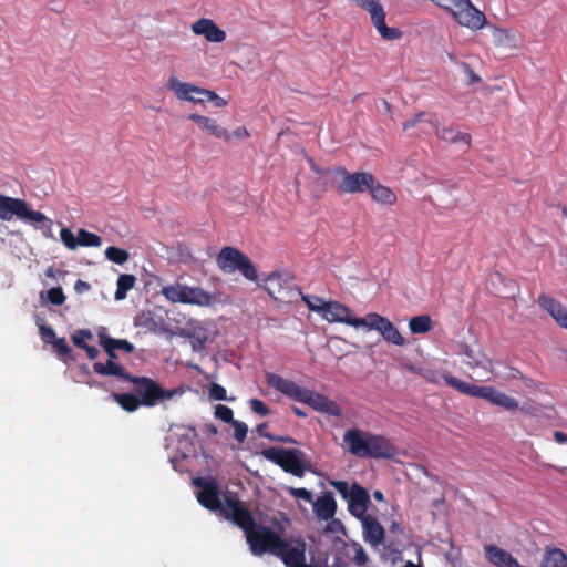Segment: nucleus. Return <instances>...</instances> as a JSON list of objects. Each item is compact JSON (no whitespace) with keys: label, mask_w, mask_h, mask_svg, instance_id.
Segmentation results:
<instances>
[{"label":"nucleus","mask_w":567,"mask_h":567,"mask_svg":"<svg viewBox=\"0 0 567 567\" xmlns=\"http://www.w3.org/2000/svg\"><path fill=\"white\" fill-rule=\"evenodd\" d=\"M410 369L422 375L427 382L439 384L441 380H444V382L449 386L455 389L460 393L473 398L484 399L491 404L501 406L506 411H514L519 408L518 401L516 399L505 394L504 392L496 390L491 385L480 386L475 384H470L450 373H440L436 370L415 369L413 367H411Z\"/></svg>","instance_id":"f257e3e1"},{"label":"nucleus","mask_w":567,"mask_h":567,"mask_svg":"<svg viewBox=\"0 0 567 567\" xmlns=\"http://www.w3.org/2000/svg\"><path fill=\"white\" fill-rule=\"evenodd\" d=\"M266 382L270 388L296 402L309 405L316 412L334 417H340L342 415V409L333 400L321 393L300 386L296 382L285 379L281 375L267 373Z\"/></svg>","instance_id":"f03ea898"},{"label":"nucleus","mask_w":567,"mask_h":567,"mask_svg":"<svg viewBox=\"0 0 567 567\" xmlns=\"http://www.w3.org/2000/svg\"><path fill=\"white\" fill-rule=\"evenodd\" d=\"M13 217L40 231L44 238L55 240L54 221L51 218L33 210L24 199L0 194V219L10 221Z\"/></svg>","instance_id":"7ed1b4c3"},{"label":"nucleus","mask_w":567,"mask_h":567,"mask_svg":"<svg viewBox=\"0 0 567 567\" xmlns=\"http://www.w3.org/2000/svg\"><path fill=\"white\" fill-rule=\"evenodd\" d=\"M245 537L252 555L262 556L264 554H270L281 561L295 546V544L284 539L270 527L261 524H256Z\"/></svg>","instance_id":"20e7f679"},{"label":"nucleus","mask_w":567,"mask_h":567,"mask_svg":"<svg viewBox=\"0 0 567 567\" xmlns=\"http://www.w3.org/2000/svg\"><path fill=\"white\" fill-rule=\"evenodd\" d=\"M257 284L276 301L290 303L301 295V291L296 287L295 277L286 269L274 270L262 282Z\"/></svg>","instance_id":"39448f33"},{"label":"nucleus","mask_w":567,"mask_h":567,"mask_svg":"<svg viewBox=\"0 0 567 567\" xmlns=\"http://www.w3.org/2000/svg\"><path fill=\"white\" fill-rule=\"evenodd\" d=\"M128 382L134 385V392L145 408L163 404L178 394L177 389H164L157 381L148 377L132 375Z\"/></svg>","instance_id":"423d86ee"},{"label":"nucleus","mask_w":567,"mask_h":567,"mask_svg":"<svg viewBox=\"0 0 567 567\" xmlns=\"http://www.w3.org/2000/svg\"><path fill=\"white\" fill-rule=\"evenodd\" d=\"M161 292L168 301L174 303H189L207 307L214 301L213 295L200 287H189L179 282L164 286Z\"/></svg>","instance_id":"0eeeda50"},{"label":"nucleus","mask_w":567,"mask_h":567,"mask_svg":"<svg viewBox=\"0 0 567 567\" xmlns=\"http://www.w3.org/2000/svg\"><path fill=\"white\" fill-rule=\"evenodd\" d=\"M262 455L295 476L302 477L306 472L305 453L300 450L269 447L262 451Z\"/></svg>","instance_id":"6e6552de"},{"label":"nucleus","mask_w":567,"mask_h":567,"mask_svg":"<svg viewBox=\"0 0 567 567\" xmlns=\"http://www.w3.org/2000/svg\"><path fill=\"white\" fill-rule=\"evenodd\" d=\"M358 8L369 13L373 27L385 41H394L402 38L403 33L398 28L385 24V11L379 0H351Z\"/></svg>","instance_id":"1a4fd4ad"},{"label":"nucleus","mask_w":567,"mask_h":567,"mask_svg":"<svg viewBox=\"0 0 567 567\" xmlns=\"http://www.w3.org/2000/svg\"><path fill=\"white\" fill-rule=\"evenodd\" d=\"M334 176L339 178L337 192L339 194H358L369 190L373 186L374 176L368 172L350 173L343 166L333 168Z\"/></svg>","instance_id":"9d476101"},{"label":"nucleus","mask_w":567,"mask_h":567,"mask_svg":"<svg viewBox=\"0 0 567 567\" xmlns=\"http://www.w3.org/2000/svg\"><path fill=\"white\" fill-rule=\"evenodd\" d=\"M60 239L66 248L78 247H100L107 245L106 248H116L103 235L89 231L84 228H79L73 231L71 228L62 227L60 229Z\"/></svg>","instance_id":"9b49d317"},{"label":"nucleus","mask_w":567,"mask_h":567,"mask_svg":"<svg viewBox=\"0 0 567 567\" xmlns=\"http://www.w3.org/2000/svg\"><path fill=\"white\" fill-rule=\"evenodd\" d=\"M221 514L233 524L238 526L245 535L257 524L251 512L238 498L226 495Z\"/></svg>","instance_id":"f8f14e48"},{"label":"nucleus","mask_w":567,"mask_h":567,"mask_svg":"<svg viewBox=\"0 0 567 567\" xmlns=\"http://www.w3.org/2000/svg\"><path fill=\"white\" fill-rule=\"evenodd\" d=\"M364 322L362 328L378 331L386 342L398 347H403L406 343L404 337L388 318L377 312H370L364 317Z\"/></svg>","instance_id":"ddd939ff"},{"label":"nucleus","mask_w":567,"mask_h":567,"mask_svg":"<svg viewBox=\"0 0 567 567\" xmlns=\"http://www.w3.org/2000/svg\"><path fill=\"white\" fill-rule=\"evenodd\" d=\"M166 86L179 101L197 104H203L206 101L207 89L199 87L189 82H183L175 74L168 78Z\"/></svg>","instance_id":"4468645a"},{"label":"nucleus","mask_w":567,"mask_h":567,"mask_svg":"<svg viewBox=\"0 0 567 567\" xmlns=\"http://www.w3.org/2000/svg\"><path fill=\"white\" fill-rule=\"evenodd\" d=\"M452 16L460 25L471 30H480L486 24L485 14L476 9L470 0H463Z\"/></svg>","instance_id":"2eb2a0df"},{"label":"nucleus","mask_w":567,"mask_h":567,"mask_svg":"<svg viewBox=\"0 0 567 567\" xmlns=\"http://www.w3.org/2000/svg\"><path fill=\"white\" fill-rule=\"evenodd\" d=\"M322 318L329 322H341L357 329L365 323L364 318L353 317L351 310L338 301L327 302Z\"/></svg>","instance_id":"dca6fc26"},{"label":"nucleus","mask_w":567,"mask_h":567,"mask_svg":"<svg viewBox=\"0 0 567 567\" xmlns=\"http://www.w3.org/2000/svg\"><path fill=\"white\" fill-rule=\"evenodd\" d=\"M369 435L370 432L355 427L347 430L343 434V444L347 451L357 457L367 458Z\"/></svg>","instance_id":"f3484780"},{"label":"nucleus","mask_w":567,"mask_h":567,"mask_svg":"<svg viewBox=\"0 0 567 567\" xmlns=\"http://www.w3.org/2000/svg\"><path fill=\"white\" fill-rule=\"evenodd\" d=\"M194 483L200 488L197 495L199 504L207 509L221 512L223 506L216 482H206L203 478H196Z\"/></svg>","instance_id":"a211bd4d"},{"label":"nucleus","mask_w":567,"mask_h":567,"mask_svg":"<svg viewBox=\"0 0 567 567\" xmlns=\"http://www.w3.org/2000/svg\"><path fill=\"white\" fill-rule=\"evenodd\" d=\"M188 120L193 121L202 132L226 143L231 142L230 132L219 124L217 120L197 113L189 114Z\"/></svg>","instance_id":"6ab92c4d"},{"label":"nucleus","mask_w":567,"mask_h":567,"mask_svg":"<svg viewBox=\"0 0 567 567\" xmlns=\"http://www.w3.org/2000/svg\"><path fill=\"white\" fill-rule=\"evenodd\" d=\"M398 454V449L392 442L382 436L370 432L367 458H393Z\"/></svg>","instance_id":"aec40b11"},{"label":"nucleus","mask_w":567,"mask_h":567,"mask_svg":"<svg viewBox=\"0 0 567 567\" xmlns=\"http://www.w3.org/2000/svg\"><path fill=\"white\" fill-rule=\"evenodd\" d=\"M190 30L194 34L204 37L208 42L221 43L226 40V32L208 18L196 20L192 23Z\"/></svg>","instance_id":"412c9836"},{"label":"nucleus","mask_w":567,"mask_h":567,"mask_svg":"<svg viewBox=\"0 0 567 567\" xmlns=\"http://www.w3.org/2000/svg\"><path fill=\"white\" fill-rule=\"evenodd\" d=\"M435 128V135L444 143L463 146L468 150L472 137L468 133L460 132L450 125H440L437 122L432 123Z\"/></svg>","instance_id":"4be33fe9"},{"label":"nucleus","mask_w":567,"mask_h":567,"mask_svg":"<svg viewBox=\"0 0 567 567\" xmlns=\"http://www.w3.org/2000/svg\"><path fill=\"white\" fill-rule=\"evenodd\" d=\"M348 501V509L354 517L361 518L365 516L368 505L370 503V496L365 488L358 483L352 484V493Z\"/></svg>","instance_id":"5701e85b"},{"label":"nucleus","mask_w":567,"mask_h":567,"mask_svg":"<svg viewBox=\"0 0 567 567\" xmlns=\"http://www.w3.org/2000/svg\"><path fill=\"white\" fill-rule=\"evenodd\" d=\"M364 540L372 546H379L384 540V528L372 515L361 517Z\"/></svg>","instance_id":"b1692460"},{"label":"nucleus","mask_w":567,"mask_h":567,"mask_svg":"<svg viewBox=\"0 0 567 567\" xmlns=\"http://www.w3.org/2000/svg\"><path fill=\"white\" fill-rule=\"evenodd\" d=\"M310 169L317 177V182L308 184L307 188L315 195L320 196L329 183L330 176H334L333 168H323L317 165L311 157L307 158Z\"/></svg>","instance_id":"393cba45"},{"label":"nucleus","mask_w":567,"mask_h":567,"mask_svg":"<svg viewBox=\"0 0 567 567\" xmlns=\"http://www.w3.org/2000/svg\"><path fill=\"white\" fill-rule=\"evenodd\" d=\"M537 302L561 328L567 329V309L560 302L546 295H540Z\"/></svg>","instance_id":"a878e982"},{"label":"nucleus","mask_w":567,"mask_h":567,"mask_svg":"<svg viewBox=\"0 0 567 567\" xmlns=\"http://www.w3.org/2000/svg\"><path fill=\"white\" fill-rule=\"evenodd\" d=\"M313 513L322 520L331 519L337 512V503L331 492L318 496L312 503Z\"/></svg>","instance_id":"bb28decb"},{"label":"nucleus","mask_w":567,"mask_h":567,"mask_svg":"<svg viewBox=\"0 0 567 567\" xmlns=\"http://www.w3.org/2000/svg\"><path fill=\"white\" fill-rule=\"evenodd\" d=\"M484 553L486 559L495 567L516 566V558L511 553L496 545H485Z\"/></svg>","instance_id":"cd10ccee"},{"label":"nucleus","mask_w":567,"mask_h":567,"mask_svg":"<svg viewBox=\"0 0 567 567\" xmlns=\"http://www.w3.org/2000/svg\"><path fill=\"white\" fill-rule=\"evenodd\" d=\"M93 371L100 375H112L124 381H130V379L132 378V374H130L122 364L117 363L114 360H107L105 363L95 362L93 364Z\"/></svg>","instance_id":"c85d7f7f"},{"label":"nucleus","mask_w":567,"mask_h":567,"mask_svg":"<svg viewBox=\"0 0 567 567\" xmlns=\"http://www.w3.org/2000/svg\"><path fill=\"white\" fill-rule=\"evenodd\" d=\"M306 543L299 538L295 542V546L289 550V554L282 560L286 567H315L306 564Z\"/></svg>","instance_id":"c756f323"},{"label":"nucleus","mask_w":567,"mask_h":567,"mask_svg":"<svg viewBox=\"0 0 567 567\" xmlns=\"http://www.w3.org/2000/svg\"><path fill=\"white\" fill-rule=\"evenodd\" d=\"M243 256L240 250H219L216 261L221 271L234 274Z\"/></svg>","instance_id":"7c9ffc66"},{"label":"nucleus","mask_w":567,"mask_h":567,"mask_svg":"<svg viewBox=\"0 0 567 567\" xmlns=\"http://www.w3.org/2000/svg\"><path fill=\"white\" fill-rule=\"evenodd\" d=\"M458 202V189L454 186H443L435 192L436 206L451 209L456 206Z\"/></svg>","instance_id":"2f4dec72"},{"label":"nucleus","mask_w":567,"mask_h":567,"mask_svg":"<svg viewBox=\"0 0 567 567\" xmlns=\"http://www.w3.org/2000/svg\"><path fill=\"white\" fill-rule=\"evenodd\" d=\"M540 567H567V555L560 548L547 546Z\"/></svg>","instance_id":"473e14b6"},{"label":"nucleus","mask_w":567,"mask_h":567,"mask_svg":"<svg viewBox=\"0 0 567 567\" xmlns=\"http://www.w3.org/2000/svg\"><path fill=\"white\" fill-rule=\"evenodd\" d=\"M372 198L380 205L392 206L396 202V195L389 187L381 185L375 179L369 189Z\"/></svg>","instance_id":"72a5a7b5"},{"label":"nucleus","mask_w":567,"mask_h":567,"mask_svg":"<svg viewBox=\"0 0 567 567\" xmlns=\"http://www.w3.org/2000/svg\"><path fill=\"white\" fill-rule=\"evenodd\" d=\"M113 401H115L124 411L133 413L137 411L143 404L138 395L134 393H116L111 394Z\"/></svg>","instance_id":"f704fd0d"},{"label":"nucleus","mask_w":567,"mask_h":567,"mask_svg":"<svg viewBox=\"0 0 567 567\" xmlns=\"http://www.w3.org/2000/svg\"><path fill=\"white\" fill-rule=\"evenodd\" d=\"M409 329L413 334H423L432 330V319L429 315H420L409 320Z\"/></svg>","instance_id":"c9c22d12"},{"label":"nucleus","mask_w":567,"mask_h":567,"mask_svg":"<svg viewBox=\"0 0 567 567\" xmlns=\"http://www.w3.org/2000/svg\"><path fill=\"white\" fill-rule=\"evenodd\" d=\"M136 278L133 275H120L116 282V291L114 295L115 300L120 301L126 298L127 291L135 285Z\"/></svg>","instance_id":"e433bc0d"},{"label":"nucleus","mask_w":567,"mask_h":567,"mask_svg":"<svg viewBox=\"0 0 567 567\" xmlns=\"http://www.w3.org/2000/svg\"><path fill=\"white\" fill-rule=\"evenodd\" d=\"M465 360L464 363L471 368H484L486 369V363L489 362V360L485 357V354L481 352H475L473 349H470L468 347L465 348Z\"/></svg>","instance_id":"4c0bfd02"},{"label":"nucleus","mask_w":567,"mask_h":567,"mask_svg":"<svg viewBox=\"0 0 567 567\" xmlns=\"http://www.w3.org/2000/svg\"><path fill=\"white\" fill-rule=\"evenodd\" d=\"M236 271L241 274L247 280L258 282L257 269L246 255L238 262Z\"/></svg>","instance_id":"58836bf2"},{"label":"nucleus","mask_w":567,"mask_h":567,"mask_svg":"<svg viewBox=\"0 0 567 567\" xmlns=\"http://www.w3.org/2000/svg\"><path fill=\"white\" fill-rule=\"evenodd\" d=\"M99 339H103L107 344L112 346L115 350H122L125 353H133L135 347L133 343L125 339H114L104 332H99Z\"/></svg>","instance_id":"ea45409f"},{"label":"nucleus","mask_w":567,"mask_h":567,"mask_svg":"<svg viewBox=\"0 0 567 567\" xmlns=\"http://www.w3.org/2000/svg\"><path fill=\"white\" fill-rule=\"evenodd\" d=\"M494 39L498 47L504 48H515L516 39L515 35L509 33V31L505 29H495L494 30Z\"/></svg>","instance_id":"a19ab883"},{"label":"nucleus","mask_w":567,"mask_h":567,"mask_svg":"<svg viewBox=\"0 0 567 567\" xmlns=\"http://www.w3.org/2000/svg\"><path fill=\"white\" fill-rule=\"evenodd\" d=\"M51 344L59 358L63 360L73 359L72 349L64 338H56Z\"/></svg>","instance_id":"79ce46f5"},{"label":"nucleus","mask_w":567,"mask_h":567,"mask_svg":"<svg viewBox=\"0 0 567 567\" xmlns=\"http://www.w3.org/2000/svg\"><path fill=\"white\" fill-rule=\"evenodd\" d=\"M311 311H316L322 316L327 301L317 296L299 295Z\"/></svg>","instance_id":"37998d69"},{"label":"nucleus","mask_w":567,"mask_h":567,"mask_svg":"<svg viewBox=\"0 0 567 567\" xmlns=\"http://www.w3.org/2000/svg\"><path fill=\"white\" fill-rule=\"evenodd\" d=\"M72 341L75 347L83 349L90 360H94L99 355V350L94 346H90L86 343V341L81 338V336H72Z\"/></svg>","instance_id":"c03bdc74"},{"label":"nucleus","mask_w":567,"mask_h":567,"mask_svg":"<svg viewBox=\"0 0 567 567\" xmlns=\"http://www.w3.org/2000/svg\"><path fill=\"white\" fill-rule=\"evenodd\" d=\"M215 416L226 423H231L235 421L233 410L224 404H218L215 406Z\"/></svg>","instance_id":"a18cd8bd"},{"label":"nucleus","mask_w":567,"mask_h":567,"mask_svg":"<svg viewBox=\"0 0 567 567\" xmlns=\"http://www.w3.org/2000/svg\"><path fill=\"white\" fill-rule=\"evenodd\" d=\"M289 494L296 499H302L307 503H313V495L310 491L305 487H290Z\"/></svg>","instance_id":"49530a36"},{"label":"nucleus","mask_w":567,"mask_h":567,"mask_svg":"<svg viewBox=\"0 0 567 567\" xmlns=\"http://www.w3.org/2000/svg\"><path fill=\"white\" fill-rule=\"evenodd\" d=\"M48 300L54 306H61L65 301V296L61 287H53L48 290Z\"/></svg>","instance_id":"de8ad7c7"},{"label":"nucleus","mask_w":567,"mask_h":567,"mask_svg":"<svg viewBox=\"0 0 567 567\" xmlns=\"http://www.w3.org/2000/svg\"><path fill=\"white\" fill-rule=\"evenodd\" d=\"M231 425L234 427V437L239 443H243L247 436L248 426L246 425V423L240 422L238 420L233 421Z\"/></svg>","instance_id":"09e8293b"},{"label":"nucleus","mask_w":567,"mask_h":567,"mask_svg":"<svg viewBox=\"0 0 567 567\" xmlns=\"http://www.w3.org/2000/svg\"><path fill=\"white\" fill-rule=\"evenodd\" d=\"M330 485L338 491L342 498L348 499L352 493V485L349 486L346 481H330Z\"/></svg>","instance_id":"8fccbe9b"},{"label":"nucleus","mask_w":567,"mask_h":567,"mask_svg":"<svg viewBox=\"0 0 567 567\" xmlns=\"http://www.w3.org/2000/svg\"><path fill=\"white\" fill-rule=\"evenodd\" d=\"M106 257L109 260L115 264H123L128 259L127 250H105Z\"/></svg>","instance_id":"3c124183"},{"label":"nucleus","mask_w":567,"mask_h":567,"mask_svg":"<svg viewBox=\"0 0 567 567\" xmlns=\"http://www.w3.org/2000/svg\"><path fill=\"white\" fill-rule=\"evenodd\" d=\"M39 331H40L41 339L45 343H50L51 344L56 339L55 331H54V329L51 326H47L44 323H41V324H39Z\"/></svg>","instance_id":"603ef678"},{"label":"nucleus","mask_w":567,"mask_h":567,"mask_svg":"<svg viewBox=\"0 0 567 567\" xmlns=\"http://www.w3.org/2000/svg\"><path fill=\"white\" fill-rule=\"evenodd\" d=\"M249 405L251 411L258 415L266 416L270 413V409L259 399H251Z\"/></svg>","instance_id":"864d4df0"},{"label":"nucleus","mask_w":567,"mask_h":567,"mask_svg":"<svg viewBox=\"0 0 567 567\" xmlns=\"http://www.w3.org/2000/svg\"><path fill=\"white\" fill-rule=\"evenodd\" d=\"M542 405L539 403H536V402H525L522 406H520V411L525 414V415H528V416H538L540 413H542Z\"/></svg>","instance_id":"5fc2aeb1"},{"label":"nucleus","mask_w":567,"mask_h":567,"mask_svg":"<svg viewBox=\"0 0 567 567\" xmlns=\"http://www.w3.org/2000/svg\"><path fill=\"white\" fill-rule=\"evenodd\" d=\"M460 66L464 71L465 75L467 76V82H466L467 85H474V84L480 83L482 81L481 76L477 75L473 71V69L470 66V64H467L466 62L465 63H460Z\"/></svg>","instance_id":"6e6d98bb"},{"label":"nucleus","mask_w":567,"mask_h":567,"mask_svg":"<svg viewBox=\"0 0 567 567\" xmlns=\"http://www.w3.org/2000/svg\"><path fill=\"white\" fill-rule=\"evenodd\" d=\"M209 395L214 399V400H218V401H223V400H227V396H226V389L219 384H216L214 383L210 388V391H209Z\"/></svg>","instance_id":"4d7b16f0"},{"label":"nucleus","mask_w":567,"mask_h":567,"mask_svg":"<svg viewBox=\"0 0 567 567\" xmlns=\"http://www.w3.org/2000/svg\"><path fill=\"white\" fill-rule=\"evenodd\" d=\"M206 101L213 102L216 107H224L227 105V101L225 99L210 90H207Z\"/></svg>","instance_id":"13d9d810"},{"label":"nucleus","mask_w":567,"mask_h":567,"mask_svg":"<svg viewBox=\"0 0 567 567\" xmlns=\"http://www.w3.org/2000/svg\"><path fill=\"white\" fill-rule=\"evenodd\" d=\"M231 140H237V141H244V140H247L248 137H250V133L249 131L245 127V126H239L237 128H235L231 133Z\"/></svg>","instance_id":"bf43d9fd"},{"label":"nucleus","mask_w":567,"mask_h":567,"mask_svg":"<svg viewBox=\"0 0 567 567\" xmlns=\"http://www.w3.org/2000/svg\"><path fill=\"white\" fill-rule=\"evenodd\" d=\"M424 112L416 113L411 120L403 123V130L409 131L410 128L414 127L416 124L424 121Z\"/></svg>","instance_id":"052dcab7"},{"label":"nucleus","mask_w":567,"mask_h":567,"mask_svg":"<svg viewBox=\"0 0 567 567\" xmlns=\"http://www.w3.org/2000/svg\"><path fill=\"white\" fill-rule=\"evenodd\" d=\"M99 342L102 346V348L104 349V351L106 352L109 360L116 361V359H117V354L115 352L116 350L112 346L107 344V342H105L103 339H99Z\"/></svg>","instance_id":"680f3d73"},{"label":"nucleus","mask_w":567,"mask_h":567,"mask_svg":"<svg viewBox=\"0 0 567 567\" xmlns=\"http://www.w3.org/2000/svg\"><path fill=\"white\" fill-rule=\"evenodd\" d=\"M354 561L358 566H363L368 561V555L363 550V548H359L355 551Z\"/></svg>","instance_id":"e2e57ef3"},{"label":"nucleus","mask_w":567,"mask_h":567,"mask_svg":"<svg viewBox=\"0 0 567 567\" xmlns=\"http://www.w3.org/2000/svg\"><path fill=\"white\" fill-rule=\"evenodd\" d=\"M554 440L559 444H565V443H567V434L561 431H555Z\"/></svg>","instance_id":"0e129e2a"},{"label":"nucleus","mask_w":567,"mask_h":567,"mask_svg":"<svg viewBox=\"0 0 567 567\" xmlns=\"http://www.w3.org/2000/svg\"><path fill=\"white\" fill-rule=\"evenodd\" d=\"M73 336H81V338H83L84 341L86 339H89V340L93 339V333L87 329L78 330Z\"/></svg>","instance_id":"69168bd1"},{"label":"nucleus","mask_w":567,"mask_h":567,"mask_svg":"<svg viewBox=\"0 0 567 567\" xmlns=\"http://www.w3.org/2000/svg\"><path fill=\"white\" fill-rule=\"evenodd\" d=\"M89 289H90V285H89L87 282H85V281H83V280H78V281L75 282V290H76L78 292L86 291V290H89Z\"/></svg>","instance_id":"338daca9"},{"label":"nucleus","mask_w":567,"mask_h":567,"mask_svg":"<svg viewBox=\"0 0 567 567\" xmlns=\"http://www.w3.org/2000/svg\"><path fill=\"white\" fill-rule=\"evenodd\" d=\"M390 532L401 534L403 532V527L400 523L393 520L390 525Z\"/></svg>","instance_id":"774afa93"}]
</instances>
